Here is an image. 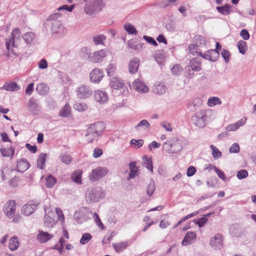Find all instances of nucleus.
<instances>
[{"label":"nucleus","mask_w":256,"mask_h":256,"mask_svg":"<svg viewBox=\"0 0 256 256\" xmlns=\"http://www.w3.org/2000/svg\"><path fill=\"white\" fill-rule=\"evenodd\" d=\"M62 14L56 12L50 15L45 22V28L50 30L52 34L64 35L66 34V30L63 26L62 22L58 20L61 18Z\"/></svg>","instance_id":"f257e3e1"},{"label":"nucleus","mask_w":256,"mask_h":256,"mask_svg":"<svg viewBox=\"0 0 256 256\" xmlns=\"http://www.w3.org/2000/svg\"><path fill=\"white\" fill-rule=\"evenodd\" d=\"M105 124L102 122H98L91 124L87 129L85 137L88 142H92L101 136L105 129Z\"/></svg>","instance_id":"f03ea898"},{"label":"nucleus","mask_w":256,"mask_h":256,"mask_svg":"<svg viewBox=\"0 0 256 256\" xmlns=\"http://www.w3.org/2000/svg\"><path fill=\"white\" fill-rule=\"evenodd\" d=\"M162 150L168 154H178L180 152L182 146L181 142L176 138H168L162 146Z\"/></svg>","instance_id":"7ed1b4c3"},{"label":"nucleus","mask_w":256,"mask_h":256,"mask_svg":"<svg viewBox=\"0 0 256 256\" xmlns=\"http://www.w3.org/2000/svg\"><path fill=\"white\" fill-rule=\"evenodd\" d=\"M105 195L104 192L100 187L90 188L86 192V200L88 204L96 202L103 198Z\"/></svg>","instance_id":"20e7f679"},{"label":"nucleus","mask_w":256,"mask_h":256,"mask_svg":"<svg viewBox=\"0 0 256 256\" xmlns=\"http://www.w3.org/2000/svg\"><path fill=\"white\" fill-rule=\"evenodd\" d=\"M20 38V30L18 28H14L11 32L10 38L6 40V50L9 51L12 47H18Z\"/></svg>","instance_id":"39448f33"},{"label":"nucleus","mask_w":256,"mask_h":256,"mask_svg":"<svg viewBox=\"0 0 256 256\" xmlns=\"http://www.w3.org/2000/svg\"><path fill=\"white\" fill-rule=\"evenodd\" d=\"M206 115L204 110H200L196 112L192 118V120L194 124L199 128H203L206 126Z\"/></svg>","instance_id":"423d86ee"},{"label":"nucleus","mask_w":256,"mask_h":256,"mask_svg":"<svg viewBox=\"0 0 256 256\" xmlns=\"http://www.w3.org/2000/svg\"><path fill=\"white\" fill-rule=\"evenodd\" d=\"M108 171L106 168L98 167L93 170L90 174V180L93 182L98 181L100 178L106 176Z\"/></svg>","instance_id":"0eeeda50"},{"label":"nucleus","mask_w":256,"mask_h":256,"mask_svg":"<svg viewBox=\"0 0 256 256\" xmlns=\"http://www.w3.org/2000/svg\"><path fill=\"white\" fill-rule=\"evenodd\" d=\"M3 210L5 214L9 218H13L16 210L15 200H10L4 206Z\"/></svg>","instance_id":"6e6552de"},{"label":"nucleus","mask_w":256,"mask_h":256,"mask_svg":"<svg viewBox=\"0 0 256 256\" xmlns=\"http://www.w3.org/2000/svg\"><path fill=\"white\" fill-rule=\"evenodd\" d=\"M78 96L80 98H85L90 97L92 93L91 88L86 85H81L76 88Z\"/></svg>","instance_id":"1a4fd4ad"},{"label":"nucleus","mask_w":256,"mask_h":256,"mask_svg":"<svg viewBox=\"0 0 256 256\" xmlns=\"http://www.w3.org/2000/svg\"><path fill=\"white\" fill-rule=\"evenodd\" d=\"M210 244L214 249H221L223 246V237L222 234H217L214 237L211 238L210 240Z\"/></svg>","instance_id":"9d476101"},{"label":"nucleus","mask_w":256,"mask_h":256,"mask_svg":"<svg viewBox=\"0 0 256 256\" xmlns=\"http://www.w3.org/2000/svg\"><path fill=\"white\" fill-rule=\"evenodd\" d=\"M108 51L106 50H101L94 52L90 58V62L94 63L101 62L107 56Z\"/></svg>","instance_id":"9b49d317"},{"label":"nucleus","mask_w":256,"mask_h":256,"mask_svg":"<svg viewBox=\"0 0 256 256\" xmlns=\"http://www.w3.org/2000/svg\"><path fill=\"white\" fill-rule=\"evenodd\" d=\"M103 77V71L98 68L94 69L90 74V80L92 82L98 83Z\"/></svg>","instance_id":"f8f14e48"},{"label":"nucleus","mask_w":256,"mask_h":256,"mask_svg":"<svg viewBox=\"0 0 256 256\" xmlns=\"http://www.w3.org/2000/svg\"><path fill=\"white\" fill-rule=\"evenodd\" d=\"M38 204V203L28 202L22 206V212L26 216H30L36 210Z\"/></svg>","instance_id":"ddd939ff"},{"label":"nucleus","mask_w":256,"mask_h":256,"mask_svg":"<svg viewBox=\"0 0 256 256\" xmlns=\"http://www.w3.org/2000/svg\"><path fill=\"white\" fill-rule=\"evenodd\" d=\"M134 90L140 93H146L148 91V87L140 80H136L132 83Z\"/></svg>","instance_id":"4468645a"},{"label":"nucleus","mask_w":256,"mask_h":256,"mask_svg":"<svg viewBox=\"0 0 256 256\" xmlns=\"http://www.w3.org/2000/svg\"><path fill=\"white\" fill-rule=\"evenodd\" d=\"M219 54V52H217V50H210L206 52L204 54H202L201 56L211 62H214L218 60Z\"/></svg>","instance_id":"2eb2a0df"},{"label":"nucleus","mask_w":256,"mask_h":256,"mask_svg":"<svg viewBox=\"0 0 256 256\" xmlns=\"http://www.w3.org/2000/svg\"><path fill=\"white\" fill-rule=\"evenodd\" d=\"M196 238V234L195 232H188L186 234L182 244V246H188L193 243Z\"/></svg>","instance_id":"dca6fc26"},{"label":"nucleus","mask_w":256,"mask_h":256,"mask_svg":"<svg viewBox=\"0 0 256 256\" xmlns=\"http://www.w3.org/2000/svg\"><path fill=\"white\" fill-rule=\"evenodd\" d=\"M94 98L96 101L100 104H104L107 102L108 100V96L106 93L100 90L95 91Z\"/></svg>","instance_id":"f3484780"},{"label":"nucleus","mask_w":256,"mask_h":256,"mask_svg":"<svg viewBox=\"0 0 256 256\" xmlns=\"http://www.w3.org/2000/svg\"><path fill=\"white\" fill-rule=\"evenodd\" d=\"M54 235L47 232L40 230L36 236L38 241L40 243H45L52 238Z\"/></svg>","instance_id":"a211bd4d"},{"label":"nucleus","mask_w":256,"mask_h":256,"mask_svg":"<svg viewBox=\"0 0 256 256\" xmlns=\"http://www.w3.org/2000/svg\"><path fill=\"white\" fill-rule=\"evenodd\" d=\"M30 166V162L26 158H22L17 162L16 168L18 172H23Z\"/></svg>","instance_id":"6ab92c4d"},{"label":"nucleus","mask_w":256,"mask_h":256,"mask_svg":"<svg viewBox=\"0 0 256 256\" xmlns=\"http://www.w3.org/2000/svg\"><path fill=\"white\" fill-rule=\"evenodd\" d=\"M140 64V60L134 58L130 60L128 64V70L130 74H135L138 72Z\"/></svg>","instance_id":"aec40b11"},{"label":"nucleus","mask_w":256,"mask_h":256,"mask_svg":"<svg viewBox=\"0 0 256 256\" xmlns=\"http://www.w3.org/2000/svg\"><path fill=\"white\" fill-rule=\"evenodd\" d=\"M20 88V86L16 82L12 81L5 82L4 85L0 88V90L9 92L17 91Z\"/></svg>","instance_id":"412c9836"},{"label":"nucleus","mask_w":256,"mask_h":256,"mask_svg":"<svg viewBox=\"0 0 256 256\" xmlns=\"http://www.w3.org/2000/svg\"><path fill=\"white\" fill-rule=\"evenodd\" d=\"M186 70L189 72H199L201 70V63L196 59H193L190 60L189 65H188Z\"/></svg>","instance_id":"4be33fe9"},{"label":"nucleus","mask_w":256,"mask_h":256,"mask_svg":"<svg viewBox=\"0 0 256 256\" xmlns=\"http://www.w3.org/2000/svg\"><path fill=\"white\" fill-rule=\"evenodd\" d=\"M246 118H242L241 120H238L234 124H232L228 125L226 127V129L228 131H230V132L236 130H237L238 129V128L240 126H244L246 124Z\"/></svg>","instance_id":"5701e85b"},{"label":"nucleus","mask_w":256,"mask_h":256,"mask_svg":"<svg viewBox=\"0 0 256 256\" xmlns=\"http://www.w3.org/2000/svg\"><path fill=\"white\" fill-rule=\"evenodd\" d=\"M110 87L114 90H119L124 86L122 80L116 77L112 78L110 82Z\"/></svg>","instance_id":"b1692460"},{"label":"nucleus","mask_w":256,"mask_h":256,"mask_svg":"<svg viewBox=\"0 0 256 256\" xmlns=\"http://www.w3.org/2000/svg\"><path fill=\"white\" fill-rule=\"evenodd\" d=\"M136 162H132L129 164L128 166L130 169V173L128 177V180L134 178L137 175V173L138 171V168L136 166Z\"/></svg>","instance_id":"393cba45"},{"label":"nucleus","mask_w":256,"mask_h":256,"mask_svg":"<svg viewBox=\"0 0 256 256\" xmlns=\"http://www.w3.org/2000/svg\"><path fill=\"white\" fill-rule=\"evenodd\" d=\"M150 128V124L146 120H142L140 121L135 126V129L138 130H149Z\"/></svg>","instance_id":"a878e982"},{"label":"nucleus","mask_w":256,"mask_h":256,"mask_svg":"<svg viewBox=\"0 0 256 256\" xmlns=\"http://www.w3.org/2000/svg\"><path fill=\"white\" fill-rule=\"evenodd\" d=\"M44 210L45 212L46 213L44 217V224L47 226H48L49 224H52L54 223V220L52 218V216H53V212L52 210H49L46 212V210H47V206H44Z\"/></svg>","instance_id":"bb28decb"},{"label":"nucleus","mask_w":256,"mask_h":256,"mask_svg":"<svg viewBox=\"0 0 256 256\" xmlns=\"http://www.w3.org/2000/svg\"><path fill=\"white\" fill-rule=\"evenodd\" d=\"M153 92L158 95H162L166 92V86L162 84H156L153 86Z\"/></svg>","instance_id":"cd10ccee"},{"label":"nucleus","mask_w":256,"mask_h":256,"mask_svg":"<svg viewBox=\"0 0 256 256\" xmlns=\"http://www.w3.org/2000/svg\"><path fill=\"white\" fill-rule=\"evenodd\" d=\"M20 243L16 236H13L10 238L8 242V248L11 251L17 250L19 247Z\"/></svg>","instance_id":"c85d7f7f"},{"label":"nucleus","mask_w":256,"mask_h":256,"mask_svg":"<svg viewBox=\"0 0 256 256\" xmlns=\"http://www.w3.org/2000/svg\"><path fill=\"white\" fill-rule=\"evenodd\" d=\"M106 37L102 34H99L92 37V41L95 45H104Z\"/></svg>","instance_id":"c756f323"},{"label":"nucleus","mask_w":256,"mask_h":256,"mask_svg":"<svg viewBox=\"0 0 256 256\" xmlns=\"http://www.w3.org/2000/svg\"><path fill=\"white\" fill-rule=\"evenodd\" d=\"M36 90L39 94L44 95L48 93L49 87L44 83H40L37 86Z\"/></svg>","instance_id":"7c9ffc66"},{"label":"nucleus","mask_w":256,"mask_h":256,"mask_svg":"<svg viewBox=\"0 0 256 256\" xmlns=\"http://www.w3.org/2000/svg\"><path fill=\"white\" fill-rule=\"evenodd\" d=\"M128 44L130 48L136 50H141L143 45L141 42L132 40L128 41Z\"/></svg>","instance_id":"2f4dec72"},{"label":"nucleus","mask_w":256,"mask_h":256,"mask_svg":"<svg viewBox=\"0 0 256 256\" xmlns=\"http://www.w3.org/2000/svg\"><path fill=\"white\" fill-rule=\"evenodd\" d=\"M189 51L190 54L194 56H202V51L199 46H198L195 44H190L188 46Z\"/></svg>","instance_id":"473e14b6"},{"label":"nucleus","mask_w":256,"mask_h":256,"mask_svg":"<svg viewBox=\"0 0 256 256\" xmlns=\"http://www.w3.org/2000/svg\"><path fill=\"white\" fill-rule=\"evenodd\" d=\"M142 165L151 172H153L152 160L150 158H148L146 156H144L142 157Z\"/></svg>","instance_id":"72a5a7b5"},{"label":"nucleus","mask_w":256,"mask_h":256,"mask_svg":"<svg viewBox=\"0 0 256 256\" xmlns=\"http://www.w3.org/2000/svg\"><path fill=\"white\" fill-rule=\"evenodd\" d=\"M194 44L200 48H204L206 45V41L205 38L201 36H196L194 37Z\"/></svg>","instance_id":"f704fd0d"},{"label":"nucleus","mask_w":256,"mask_h":256,"mask_svg":"<svg viewBox=\"0 0 256 256\" xmlns=\"http://www.w3.org/2000/svg\"><path fill=\"white\" fill-rule=\"evenodd\" d=\"M46 155V154L41 153L37 160V167L40 169H43L45 166V162Z\"/></svg>","instance_id":"c9c22d12"},{"label":"nucleus","mask_w":256,"mask_h":256,"mask_svg":"<svg viewBox=\"0 0 256 256\" xmlns=\"http://www.w3.org/2000/svg\"><path fill=\"white\" fill-rule=\"evenodd\" d=\"M128 246L127 242H122L120 243L114 244L113 248L116 252H120L126 248Z\"/></svg>","instance_id":"e433bc0d"},{"label":"nucleus","mask_w":256,"mask_h":256,"mask_svg":"<svg viewBox=\"0 0 256 256\" xmlns=\"http://www.w3.org/2000/svg\"><path fill=\"white\" fill-rule=\"evenodd\" d=\"M2 155L4 157H10L13 156L14 154V148L10 146V148H0V149Z\"/></svg>","instance_id":"4c0bfd02"},{"label":"nucleus","mask_w":256,"mask_h":256,"mask_svg":"<svg viewBox=\"0 0 256 256\" xmlns=\"http://www.w3.org/2000/svg\"><path fill=\"white\" fill-rule=\"evenodd\" d=\"M222 101L218 97L212 96L208 100V105L209 106L212 107L218 104H221Z\"/></svg>","instance_id":"58836bf2"},{"label":"nucleus","mask_w":256,"mask_h":256,"mask_svg":"<svg viewBox=\"0 0 256 256\" xmlns=\"http://www.w3.org/2000/svg\"><path fill=\"white\" fill-rule=\"evenodd\" d=\"M22 38L26 44H30L35 38V35L32 32H28L22 36Z\"/></svg>","instance_id":"ea45409f"},{"label":"nucleus","mask_w":256,"mask_h":256,"mask_svg":"<svg viewBox=\"0 0 256 256\" xmlns=\"http://www.w3.org/2000/svg\"><path fill=\"white\" fill-rule=\"evenodd\" d=\"M216 9L223 15H228L230 12V6L229 4H226L222 6H217Z\"/></svg>","instance_id":"a19ab883"},{"label":"nucleus","mask_w":256,"mask_h":256,"mask_svg":"<svg viewBox=\"0 0 256 256\" xmlns=\"http://www.w3.org/2000/svg\"><path fill=\"white\" fill-rule=\"evenodd\" d=\"M12 170L8 166H5L1 170V176L2 180H6L10 177Z\"/></svg>","instance_id":"79ce46f5"},{"label":"nucleus","mask_w":256,"mask_h":256,"mask_svg":"<svg viewBox=\"0 0 256 256\" xmlns=\"http://www.w3.org/2000/svg\"><path fill=\"white\" fill-rule=\"evenodd\" d=\"M70 107L68 104H66L60 110L59 115L62 117H68L70 114Z\"/></svg>","instance_id":"37998d69"},{"label":"nucleus","mask_w":256,"mask_h":256,"mask_svg":"<svg viewBox=\"0 0 256 256\" xmlns=\"http://www.w3.org/2000/svg\"><path fill=\"white\" fill-rule=\"evenodd\" d=\"M82 174V172L80 170H78L74 172L72 176V180L77 184H80Z\"/></svg>","instance_id":"c03bdc74"},{"label":"nucleus","mask_w":256,"mask_h":256,"mask_svg":"<svg viewBox=\"0 0 256 256\" xmlns=\"http://www.w3.org/2000/svg\"><path fill=\"white\" fill-rule=\"evenodd\" d=\"M28 106L29 110L32 112H36L38 110V104L36 101L32 98H30L29 100Z\"/></svg>","instance_id":"a18cd8bd"},{"label":"nucleus","mask_w":256,"mask_h":256,"mask_svg":"<svg viewBox=\"0 0 256 256\" xmlns=\"http://www.w3.org/2000/svg\"><path fill=\"white\" fill-rule=\"evenodd\" d=\"M237 46L240 52L242 54H244L247 50L246 42L244 41L241 40L238 42Z\"/></svg>","instance_id":"49530a36"},{"label":"nucleus","mask_w":256,"mask_h":256,"mask_svg":"<svg viewBox=\"0 0 256 256\" xmlns=\"http://www.w3.org/2000/svg\"><path fill=\"white\" fill-rule=\"evenodd\" d=\"M56 182V180L52 175H49L46 178V186L48 188H51L54 186Z\"/></svg>","instance_id":"de8ad7c7"},{"label":"nucleus","mask_w":256,"mask_h":256,"mask_svg":"<svg viewBox=\"0 0 256 256\" xmlns=\"http://www.w3.org/2000/svg\"><path fill=\"white\" fill-rule=\"evenodd\" d=\"M60 158L61 161L66 164H70L72 162V160L70 156L66 154H62L60 156Z\"/></svg>","instance_id":"09e8293b"},{"label":"nucleus","mask_w":256,"mask_h":256,"mask_svg":"<svg viewBox=\"0 0 256 256\" xmlns=\"http://www.w3.org/2000/svg\"><path fill=\"white\" fill-rule=\"evenodd\" d=\"M125 30L131 34H136L137 30L134 26L130 24H127L124 26Z\"/></svg>","instance_id":"8fccbe9b"},{"label":"nucleus","mask_w":256,"mask_h":256,"mask_svg":"<svg viewBox=\"0 0 256 256\" xmlns=\"http://www.w3.org/2000/svg\"><path fill=\"white\" fill-rule=\"evenodd\" d=\"M74 108L78 112H84L88 108L85 103L76 102L74 105Z\"/></svg>","instance_id":"3c124183"},{"label":"nucleus","mask_w":256,"mask_h":256,"mask_svg":"<svg viewBox=\"0 0 256 256\" xmlns=\"http://www.w3.org/2000/svg\"><path fill=\"white\" fill-rule=\"evenodd\" d=\"M92 236L89 233H84L82 235L80 240V243L82 244H86L92 238Z\"/></svg>","instance_id":"603ef678"},{"label":"nucleus","mask_w":256,"mask_h":256,"mask_svg":"<svg viewBox=\"0 0 256 256\" xmlns=\"http://www.w3.org/2000/svg\"><path fill=\"white\" fill-rule=\"evenodd\" d=\"M210 147L212 150V156L214 159H218L222 156V152L215 146L212 144Z\"/></svg>","instance_id":"864d4df0"},{"label":"nucleus","mask_w":256,"mask_h":256,"mask_svg":"<svg viewBox=\"0 0 256 256\" xmlns=\"http://www.w3.org/2000/svg\"><path fill=\"white\" fill-rule=\"evenodd\" d=\"M144 144V140H135L132 139L130 142V145L132 146H134L135 148H140Z\"/></svg>","instance_id":"5fc2aeb1"},{"label":"nucleus","mask_w":256,"mask_h":256,"mask_svg":"<svg viewBox=\"0 0 256 256\" xmlns=\"http://www.w3.org/2000/svg\"><path fill=\"white\" fill-rule=\"evenodd\" d=\"M155 190V184L153 180H151L147 188L146 193L149 196H151Z\"/></svg>","instance_id":"6e6d98bb"},{"label":"nucleus","mask_w":256,"mask_h":256,"mask_svg":"<svg viewBox=\"0 0 256 256\" xmlns=\"http://www.w3.org/2000/svg\"><path fill=\"white\" fill-rule=\"evenodd\" d=\"M198 214V212H193V213H192V214H190L188 215H187L186 216H184V218H183L182 220H180L174 226V228H176V227H178L180 224H182V222H184V221H186V220L196 216V214Z\"/></svg>","instance_id":"4d7b16f0"},{"label":"nucleus","mask_w":256,"mask_h":256,"mask_svg":"<svg viewBox=\"0 0 256 256\" xmlns=\"http://www.w3.org/2000/svg\"><path fill=\"white\" fill-rule=\"evenodd\" d=\"M81 56L84 58H88L90 60V52L87 48H83L80 50Z\"/></svg>","instance_id":"13d9d810"},{"label":"nucleus","mask_w":256,"mask_h":256,"mask_svg":"<svg viewBox=\"0 0 256 256\" xmlns=\"http://www.w3.org/2000/svg\"><path fill=\"white\" fill-rule=\"evenodd\" d=\"M74 4L70 5V6L64 4V5L62 6L59 7L58 8V12L66 11V12H70L73 10V9L74 8Z\"/></svg>","instance_id":"bf43d9fd"},{"label":"nucleus","mask_w":256,"mask_h":256,"mask_svg":"<svg viewBox=\"0 0 256 256\" xmlns=\"http://www.w3.org/2000/svg\"><path fill=\"white\" fill-rule=\"evenodd\" d=\"M221 55L224 58L226 63H228L230 61V52L226 50L223 49L221 52Z\"/></svg>","instance_id":"052dcab7"},{"label":"nucleus","mask_w":256,"mask_h":256,"mask_svg":"<svg viewBox=\"0 0 256 256\" xmlns=\"http://www.w3.org/2000/svg\"><path fill=\"white\" fill-rule=\"evenodd\" d=\"M56 212L58 216V219L62 224L64 222V217L62 210L58 208H56Z\"/></svg>","instance_id":"680f3d73"},{"label":"nucleus","mask_w":256,"mask_h":256,"mask_svg":"<svg viewBox=\"0 0 256 256\" xmlns=\"http://www.w3.org/2000/svg\"><path fill=\"white\" fill-rule=\"evenodd\" d=\"M116 70V64H110L106 68L108 75L110 76Z\"/></svg>","instance_id":"e2e57ef3"},{"label":"nucleus","mask_w":256,"mask_h":256,"mask_svg":"<svg viewBox=\"0 0 256 256\" xmlns=\"http://www.w3.org/2000/svg\"><path fill=\"white\" fill-rule=\"evenodd\" d=\"M236 176L239 180H242L248 176V172L246 170H242L238 172Z\"/></svg>","instance_id":"0e129e2a"},{"label":"nucleus","mask_w":256,"mask_h":256,"mask_svg":"<svg viewBox=\"0 0 256 256\" xmlns=\"http://www.w3.org/2000/svg\"><path fill=\"white\" fill-rule=\"evenodd\" d=\"M182 71V68L178 64L174 65L172 68V73L176 75H178Z\"/></svg>","instance_id":"69168bd1"},{"label":"nucleus","mask_w":256,"mask_h":256,"mask_svg":"<svg viewBox=\"0 0 256 256\" xmlns=\"http://www.w3.org/2000/svg\"><path fill=\"white\" fill-rule=\"evenodd\" d=\"M240 150L239 144L237 143H234L230 148V153H238Z\"/></svg>","instance_id":"338daca9"},{"label":"nucleus","mask_w":256,"mask_h":256,"mask_svg":"<svg viewBox=\"0 0 256 256\" xmlns=\"http://www.w3.org/2000/svg\"><path fill=\"white\" fill-rule=\"evenodd\" d=\"M240 35L244 40H248L250 37L248 30L246 29L242 30L240 32Z\"/></svg>","instance_id":"774afa93"}]
</instances>
